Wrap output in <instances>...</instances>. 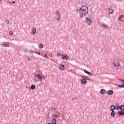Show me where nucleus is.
Returning <instances> with one entry per match:
<instances>
[{
  "label": "nucleus",
  "mask_w": 124,
  "mask_h": 124,
  "mask_svg": "<svg viewBox=\"0 0 124 124\" xmlns=\"http://www.w3.org/2000/svg\"><path fill=\"white\" fill-rule=\"evenodd\" d=\"M42 77L39 74L36 75L34 77V81L35 82H42Z\"/></svg>",
  "instance_id": "f03ea898"
},
{
  "label": "nucleus",
  "mask_w": 124,
  "mask_h": 124,
  "mask_svg": "<svg viewBox=\"0 0 124 124\" xmlns=\"http://www.w3.org/2000/svg\"><path fill=\"white\" fill-rule=\"evenodd\" d=\"M54 118H59V116L58 115V113H56L53 114Z\"/></svg>",
  "instance_id": "b1692460"
},
{
  "label": "nucleus",
  "mask_w": 124,
  "mask_h": 124,
  "mask_svg": "<svg viewBox=\"0 0 124 124\" xmlns=\"http://www.w3.org/2000/svg\"><path fill=\"white\" fill-rule=\"evenodd\" d=\"M115 109H116V107H115V106H114V105L111 106V107L110 108L111 111H115Z\"/></svg>",
  "instance_id": "f3484780"
},
{
  "label": "nucleus",
  "mask_w": 124,
  "mask_h": 124,
  "mask_svg": "<svg viewBox=\"0 0 124 124\" xmlns=\"http://www.w3.org/2000/svg\"><path fill=\"white\" fill-rule=\"evenodd\" d=\"M60 69L61 70H63V69L65 68L63 64H62L60 67H59Z\"/></svg>",
  "instance_id": "aec40b11"
},
{
  "label": "nucleus",
  "mask_w": 124,
  "mask_h": 124,
  "mask_svg": "<svg viewBox=\"0 0 124 124\" xmlns=\"http://www.w3.org/2000/svg\"><path fill=\"white\" fill-rule=\"evenodd\" d=\"M113 93V90H108L107 91V93L108 95H112Z\"/></svg>",
  "instance_id": "6e6552de"
},
{
  "label": "nucleus",
  "mask_w": 124,
  "mask_h": 124,
  "mask_svg": "<svg viewBox=\"0 0 124 124\" xmlns=\"http://www.w3.org/2000/svg\"><path fill=\"white\" fill-rule=\"evenodd\" d=\"M2 47H9V42H3L1 44Z\"/></svg>",
  "instance_id": "423d86ee"
},
{
  "label": "nucleus",
  "mask_w": 124,
  "mask_h": 124,
  "mask_svg": "<svg viewBox=\"0 0 124 124\" xmlns=\"http://www.w3.org/2000/svg\"><path fill=\"white\" fill-rule=\"evenodd\" d=\"M57 56H58V57H61V56H62V54H61V53H59L57 54Z\"/></svg>",
  "instance_id": "c9c22d12"
},
{
  "label": "nucleus",
  "mask_w": 124,
  "mask_h": 124,
  "mask_svg": "<svg viewBox=\"0 0 124 124\" xmlns=\"http://www.w3.org/2000/svg\"><path fill=\"white\" fill-rule=\"evenodd\" d=\"M32 33L35 34L36 33V29L34 28L32 29Z\"/></svg>",
  "instance_id": "412c9836"
},
{
  "label": "nucleus",
  "mask_w": 124,
  "mask_h": 124,
  "mask_svg": "<svg viewBox=\"0 0 124 124\" xmlns=\"http://www.w3.org/2000/svg\"><path fill=\"white\" fill-rule=\"evenodd\" d=\"M119 83L124 85V80H123V79L119 80Z\"/></svg>",
  "instance_id": "a878e982"
},
{
  "label": "nucleus",
  "mask_w": 124,
  "mask_h": 124,
  "mask_svg": "<svg viewBox=\"0 0 124 124\" xmlns=\"http://www.w3.org/2000/svg\"><path fill=\"white\" fill-rule=\"evenodd\" d=\"M77 12H79L80 18H83L89 13V8L86 5H82L80 8H77Z\"/></svg>",
  "instance_id": "f257e3e1"
},
{
  "label": "nucleus",
  "mask_w": 124,
  "mask_h": 124,
  "mask_svg": "<svg viewBox=\"0 0 124 124\" xmlns=\"http://www.w3.org/2000/svg\"><path fill=\"white\" fill-rule=\"evenodd\" d=\"M81 77L83 78V79H85L86 80H90V77H87L86 76H81Z\"/></svg>",
  "instance_id": "4468645a"
},
{
  "label": "nucleus",
  "mask_w": 124,
  "mask_h": 124,
  "mask_svg": "<svg viewBox=\"0 0 124 124\" xmlns=\"http://www.w3.org/2000/svg\"><path fill=\"white\" fill-rule=\"evenodd\" d=\"M11 2H12V3H16L15 1H12Z\"/></svg>",
  "instance_id": "4c0bfd02"
},
{
  "label": "nucleus",
  "mask_w": 124,
  "mask_h": 124,
  "mask_svg": "<svg viewBox=\"0 0 124 124\" xmlns=\"http://www.w3.org/2000/svg\"><path fill=\"white\" fill-rule=\"evenodd\" d=\"M100 93L101 94H105L106 93V91L105 89H101L100 90Z\"/></svg>",
  "instance_id": "ddd939ff"
},
{
  "label": "nucleus",
  "mask_w": 124,
  "mask_h": 124,
  "mask_svg": "<svg viewBox=\"0 0 124 124\" xmlns=\"http://www.w3.org/2000/svg\"><path fill=\"white\" fill-rule=\"evenodd\" d=\"M108 12L109 14H113L114 13V10L112 8H108Z\"/></svg>",
  "instance_id": "9b49d317"
},
{
  "label": "nucleus",
  "mask_w": 124,
  "mask_h": 124,
  "mask_svg": "<svg viewBox=\"0 0 124 124\" xmlns=\"http://www.w3.org/2000/svg\"><path fill=\"white\" fill-rule=\"evenodd\" d=\"M120 106L118 104H116V107H115V108L116 110H119L120 109Z\"/></svg>",
  "instance_id": "5701e85b"
},
{
  "label": "nucleus",
  "mask_w": 124,
  "mask_h": 124,
  "mask_svg": "<svg viewBox=\"0 0 124 124\" xmlns=\"http://www.w3.org/2000/svg\"><path fill=\"white\" fill-rule=\"evenodd\" d=\"M27 61H29L30 62V61H31V59L30 58H28Z\"/></svg>",
  "instance_id": "ea45409f"
},
{
  "label": "nucleus",
  "mask_w": 124,
  "mask_h": 124,
  "mask_svg": "<svg viewBox=\"0 0 124 124\" xmlns=\"http://www.w3.org/2000/svg\"><path fill=\"white\" fill-rule=\"evenodd\" d=\"M118 87L119 88H124V84H120L118 85Z\"/></svg>",
  "instance_id": "c85d7f7f"
},
{
  "label": "nucleus",
  "mask_w": 124,
  "mask_h": 124,
  "mask_svg": "<svg viewBox=\"0 0 124 124\" xmlns=\"http://www.w3.org/2000/svg\"><path fill=\"white\" fill-rule=\"evenodd\" d=\"M81 82L82 85H85V84H87V80L83 78L81 80Z\"/></svg>",
  "instance_id": "1a4fd4ad"
},
{
  "label": "nucleus",
  "mask_w": 124,
  "mask_h": 124,
  "mask_svg": "<svg viewBox=\"0 0 124 124\" xmlns=\"http://www.w3.org/2000/svg\"><path fill=\"white\" fill-rule=\"evenodd\" d=\"M101 27L104 28V29H105L106 30H108V26L103 23L102 24Z\"/></svg>",
  "instance_id": "f8f14e48"
},
{
  "label": "nucleus",
  "mask_w": 124,
  "mask_h": 124,
  "mask_svg": "<svg viewBox=\"0 0 124 124\" xmlns=\"http://www.w3.org/2000/svg\"><path fill=\"white\" fill-rule=\"evenodd\" d=\"M55 14L58 15V16L57 17V21H60V20H61V14H60V12L59 11H56L55 12Z\"/></svg>",
  "instance_id": "39448f33"
},
{
  "label": "nucleus",
  "mask_w": 124,
  "mask_h": 124,
  "mask_svg": "<svg viewBox=\"0 0 124 124\" xmlns=\"http://www.w3.org/2000/svg\"><path fill=\"white\" fill-rule=\"evenodd\" d=\"M118 2H122V0H116Z\"/></svg>",
  "instance_id": "e433bc0d"
},
{
  "label": "nucleus",
  "mask_w": 124,
  "mask_h": 124,
  "mask_svg": "<svg viewBox=\"0 0 124 124\" xmlns=\"http://www.w3.org/2000/svg\"><path fill=\"white\" fill-rule=\"evenodd\" d=\"M88 74L89 76H93V74L91 73L90 72H89Z\"/></svg>",
  "instance_id": "72a5a7b5"
},
{
  "label": "nucleus",
  "mask_w": 124,
  "mask_h": 124,
  "mask_svg": "<svg viewBox=\"0 0 124 124\" xmlns=\"http://www.w3.org/2000/svg\"><path fill=\"white\" fill-rule=\"evenodd\" d=\"M113 64L115 67H120L121 66V64H120L118 60H115L113 62Z\"/></svg>",
  "instance_id": "7ed1b4c3"
},
{
  "label": "nucleus",
  "mask_w": 124,
  "mask_h": 124,
  "mask_svg": "<svg viewBox=\"0 0 124 124\" xmlns=\"http://www.w3.org/2000/svg\"><path fill=\"white\" fill-rule=\"evenodd\" d=\"M52 124H57V120L55 119L52 118L51 121Z\"/></svg>",
  "instance_id": "2eb2a0df"
},
{
  "label": "nucleus",
  "mask_w": 124,
  "mask_h": 124,
  "mask_svg": "<svg viewBox=\"0 0 124 124\" xmlns=\"http://www.w3.org/2000/svg\"><path fill=\"white\" fill-rule=\"evenodd\" d=\"M62 60H66V61H67V60H68L69 57L67 55H65L64 54H62Z\"/></svg>",
  "instance_id": "0eeeda50"
},
{
  "label": "nucleus",
  "mask_w": 124,
  "mask_h": 124,
  "mask_svg": "<svg viewBox=\"0 0 124 124\" xmlns=\"http://www.w3.org/2000/svg\"><path fill=\"white\" fill-rule=\"evenodd\" d=\"M6 23H7V25H9L10 22H9V20H7L6 21Z\"/></svg>",
  "instance_id": "f704fd0d"
},
{
  "label": "nucleus",
  "mask_w": 124,
  "mask_h": 124,
  "mask_svg": "<svg viewBox=\"0 0 124 124\" xmlns=\"http://www.w3.org/2000/svg\"><path fill=\"white\" fill-rule=\"evenodd\" d=\"M48 56H49V57H52V54H48Z\"/></svg>",
  "instance_id": "58836bf2"
},
{
  "label": "nucleus",
  "mask_w": 124,
  "mask_h": 124,
  "mask_svg": "<svg viewBox=\"0 0 124 124\" xmlns=\"http://www.w3.org/2000/svg\"><path fill=\"white\" fill-rule=\"evenodd\" d=\"M88 74L89 76H93V74L91 73L90 72H89Z\"/></svg>",
  "instance_id": "473e14b6"
},
{
  "label": "nucleus",
  "mask_w": 124,
  "mask_h": 124,
  "mask_svg": "<svg viewBox=\"0 0 124 124\" xmlns=\"http://www.w3.org/2000/svg\"><path fill=\"white\" fill-rule=\"evenodd\" d=\"M31 53H35V54H37V55H40V53L37 52V51H32V50H30Z\"/></svg>",
  "instance_id": "4be33fe9"
},
{
  "label": "nucleus",
  "mask_w": 124,
  "mask_h": 124,
  "mask_svg": "<svg viewBox=\"0 0 124 124\" xmlns=\"http://www.w3.org/2000/svg\"><path fill=\"white\" fill-rule=\"evenodd\" d=\"M43 57H44V58H46V59H48V56L47 55V54H45L44 56H43Z\"/></svg>",
  "instance_id": "c756f323"
},
{
  "label": "nucleus",
  "mask_w": 124,
  "mask_h": 124,
  "mask_svg": "<svg viewBox=\"0 0 124 124\" xmlns=\"http://www.w3.org/2000/svg\"><path fill=\"white\" fill-rule=\"evenodd\" d=\"M9 35H13V32L12 31H10L9 32Z\"/></svg>",
  "instance_id": "7c9ffc66"
},
{
  "label": "nucleus",
  "mask_w": 124,
  "mask_h": 124,
  "mask_svg": "<svg viewBox=\"0 0 124 124\" xmlns=\"http://www.w3.org/2000/svg\"><path fill=\"white\" fill-rule=\"evenodd\" d=\"M123 18H124V15H120L118 16V20H119V21H121Z\"/></svg>",
  "instance_id": "dca6fc26"
},
{
  "label": "nucleus",
  "mask_w": 124,
  "mask_h": 124,
  "mask_svg": "<svg viewBox=\"0 0 124 124\" xmlns=\"http://www.w3.org/2000/svg\"><path fill=\"white\" fill-rule=\"evenodd\" d=\"M119 109L121 110V111H124V105H121Z\"/></svg>",
  "instance_id": "a211bd4d"
},
{
  "label": "nucleus",
  "mask_w": 124,
  "mask_h": 124,
  "mask_svg": "<svg viewBox=\"0 0 124 124\" xmlns=\"http://www.w3.org/2000/svg\"><path fill=\"white\" fill-rule=\"evenodd\" d=\"M24 52H28V53H30L31 50H30V51L28 50V48H24L23 49Z\"/></svg>",
  "instance_id": "393cba45"
},
{
  "label": "nucleus",
  "mask_w": 124,
  "mask_h": 124,
  "mask_svg": "<svg viewBox=\"0 0 124 124\" xmlns=\"http://www.w3.org/2000/svg\"><path fill=\"white\" fill-rule=\"evenodd\" d=\"M85 21L86 23H87V24H88V25H89V26H91V25L93 24V21H92V19H91L90 17H86Z\"/></svg>",
  "instance_id": "20e7f679"
},
{
  "label": "nucleus",
  "mask_w": 124,
  "mask_h": 124,
  "mask_svg": "<svg viewBox=\"0 0 124 124\" xmlns=\"http://www.w3.org/2000/svg\"><path fill=\"white\" fill-rule=\"evenodd\" d=\"M84 71L85 72V73H86L87 74H89V71H87V70H84Z\"/></svg>",
  "instance_id": "2f4dec72"
},
{
  "label": "nucleus",
  "mask_w": 124,
  "mask_h": 124,
  "mask_svg": "<svg viewBox=\"0 0 124 124\" xmlns=\"http://www.w3.org/2000/svg\"><path fill=\"white\" fill-rule=\"evenodd\" d=\"M54 110H56V108H54Z\"/></svg>",
  "instance_id": "a19ab883"
},
{
  "label": "nucleus",
  "mask_w": 124,
  "mask_h": 124,
  "mask_svg": "<svg viewBox=\"0 0 124 124\" xmlns=\"http://www.w3.org/2000/svg\"><path fill=\"white\" fill-rule=\"evenodd\" d=\"M111 116H112V117H115V116H116V112L115 111H111Z\"/></svg>",
  "instance_id": "6ab92c4d"
},
{
  "label": "nucleus",
  "mask_w": 124,
  "mask_h": 124,
  "mask_svg": "<svg viewBox=\"0 0 124 124\" xmlns=\"http://www.w3.org/2000/svg\"><path fill=\"white\" fill-rule=\"evenodd\" d=\"M31 90H34V89H35V85L32 84L31 85Z\"/></svg>",
  "instance_id": "bb28decb"
},
{
  "label": "nucleus",
  "mask_w": 124,
  "mask_h": 124,
  "mask_svg": "<svg viewBox=\"0 0 124 124\" xmlns=\"http://www.w3.org/2000/svg\"><path fill=\"white\" fill-rule=\"evenodd\" d=\"M118 114L119 116H124V110L118 111Z\"/></svg>",
  "instance_id": "9d476101"
},
{
  "label": "nucleus",
  "mask_w": 124,
  "mask_h": 124,
  "mask_svg": "<svg viewBox=\"0 0 124 124\" xmlns=\"http://www.w3.org/2000/svg\"><path fill=\"white\" fill-rule=\"evenodd\" d=\"M44 46L42 45V44H40L39 46V48L40 49H42V48H43Z\"/></svg>",
  "instance_id": "cd10ccee"
}]
</instances>
